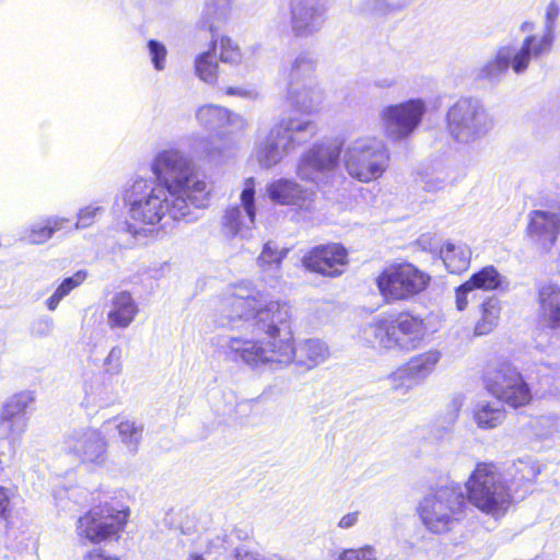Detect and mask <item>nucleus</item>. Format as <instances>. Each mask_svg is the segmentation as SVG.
<instances>
[{
    "mask_svg": "<svg viewBox=\"0 0 560 560\" xmlns=\"http://www.w3.org/2000/svg\"><path fill=\"white\" fill-rule=\"evenodd\" d=\"M247 365L290 364L295 353L308 369L324 363L330 355L325 341L311 338L294 347L292 310L287 302L273 300L268 293L247 294Z\"/></svg>",
    "mask_w": 560,
    "mask_h": 560,
    "instance_id": "1",
    "label": "nucleus"
},
{
    "mask_svg": "<svg viewBox=\"0 0 560 560\" xmlns=\"http://www.w3.org/2000/svg\"><path fill=\"white\" fill-rule=\"evenodd\" d=\"M122 199L131 220L147 225L160 224L164 234L196 209L189 201L172 196L165 188L142 177L125 188Z\"/></svg>",
    "mask_w": 560,
    "mask_h": 560,
    "instance_id": "2",
    "label": "nucleus"
},
{
    "mask_svg": "<svg viewBox=\"0 0 560 560\" xmlns=\"http://www.w3.org/2000/svg\"><path fill=\"white\" fill-rule=\"evenodd\" d=\"M151 172L158 186L172 196L189 201L196 209L207 207L210 188L184 151L173 147L160 150L151 161Z\"/></svg>",
    "mask_w": 560,
    "mask_h": 560,
    "instance_id": "3",
    "label": "nucleus"
},
{
    "mask_svg": "<svg viewBox=\"0 0 560 560\" xmlns=\"http://www.w3.org/2000/svg\"><path fill=\"white\" fill-rule=\"evenodd\" d=\"M318 131L315 121L298 115L282 117L269 131L259 136L257 160L269 168L292 149L312 139Z\"/></svg>",
    "mask_w": 560,
    "mask_h": 560,
    "instance_id": "4",
    "label": "nucleus"
},
{
    "mask_svg": "<svg viewBox=\"0 0 560 560\" xmlns=\"http://www.w3.org/2000/svg\"><path fill=\"white\" fill-rule=\"evenodd\" d=\"M465 486L469 502L493 517L502 516L513 499L512 488L491 464H478Z\"/></svg>",
    "mask_w": 560,
    "mask_h": 560,
    "instance_id": "5",
    "label": "nucleus"
},
{
    "mask_svg": "<svg viewBox=\"0 0 560 560\" xmlns=\"http://www.w3.org/2000/svg\"><path fill=\"white\" fill-rule=\"evenodd\" d=\"M466 498L462 487L450 483L427 494L419 505L424 526L434 534L451 532L466 515Z\"/></svg>",
    "mask_w": 560,
    "mask_h": 560,
    "instance_id": "6",
    "label": "nucleus"
},
{
    "mask_svg": "<svg viewBox=\"0 0 560 560\" xmlns=\"http://www.w3.org/2000/svg\"><path fill=\"white\" fill-rule=\"evenodd\" d=\"M389 160L385 142L371 136L351 140L343 152V165L349 176L365 184L381 178L389 166Z\"/></svg>",
    "mask_w": 560,
    "mask_h": 560,
    "instance_id": "7",
    "label": "nucleus"
},
{
    "mask_svg": "<svg viewBox=\"0 0 560 560\" xmlns=\"http://www.w3.org/2000/svg\"><path fill=\"white\" fill-rule=\"evenodd\" d=\"M446 130L459 144H471L493 128V118L483 104L474 97H459L446 110Z\"/></svg>",
    "mask_w": 560,
    "mask_h": 560,
    "instance_id": "8",
    "label": "nucleus"
},
{
    "mask_svg": "<svg viewBox=\"0 0 560 560\" xmlns=\"http://www.w3.org/2000/svg\"><path fill=\"white\" fill-rule=\"evenodd\" d=\"M427 332L423 320L410 314H399L394 320L381 318L364 329L365 339L373 346L405 351L420 347Z\"/></svg>",
    "mask_w": 560,
    "mask_h": 560,
    "instance_id": "9",
    "label": "nucleus"
},
{
    "mask_svg": "<svg viewBox=\"0 0 560 560\" xmlns=\"http://www.w3.org/2000/svg\"><path fill=\"white\" fill-rule=\"evenodd\" d=\"M316 60L311 52L300 54L289 74L288 98L301 112L310 113L322 102V91L315 80Z\"/></svg>",
    "mask_w": 560,
    "mask_h": 560,
    "instance_id": "10",
    "label": "nucleus"
},
{
    "mask_svg": "<svg viewBox=\"0 0 560 560\" xmlns=\"http://www.w3.org/2000/svg\"><path fill=\"white\" fill-rule=\"evenodd\" d=\"M342 151V141L324 140L314 143L305 151L298 164V176L315 185L325 183L337 170Z\"/></svg>",
    "mask_w": 560,
    "mask_h": 560,
    "instance_id": "11",
    "label": "nucleus"
},
{
    "mask_svg": "<svg viewBox=\"0 0 560 560\" xmlns=\"http://www.w3.org/2000/svg\"><path fill=\"white\" fill-rule=\"evenodd\" d=\"M128 516V510L93 509L78 518L75 534L82 545H97L121 532Z\"/></svg>",
    "mask_w": 560,
    "mask_h": 560,
    "instance_id": "12",
    "label": "nucleus"
},
{
    "mask_svg": "<svg viewBox=\"0 0 560 560\" xmlns=\"http://www.w3.org/2000/svg\"><path fill=\"white\" fill-rule=\"evenodd\" d=\"M430 276L411 264H401L384 270L377 278V287L386 300L410 299L429 284Z\"/></svg>",
    "mask_w": 560,
    "mask_h": 560,
    "instance_id": "13",
    "label": "nucleus"
},
{
    "mask_svg": "<svg viewBox=\"0 0 560 560\" xmlns=\"http://www.w3.org/2000/svg\"><path fill=\"white\" fill-rule=\"evenodd\" d=\"M425 112L427 104L420 97L385 106L380 113L385 136L393 141L407 139L418 129Z\"/></svg>",
    "mask_w": 560,
    "mask_h": 560,
    "instance_id": "14",
    "label": "nucleus"
},
{
    "mask_svg": "<svg viewBox=\"0 0 560 560\" xmlns=\"http://www.w3.org/2000/svg\"><path fill=\"white\" fill-rule=\"evenodd\" d=\"M539 60L522 42L520 45L506 44L498 47L494 55L477 69V78L498 83L511 68L515 74L527 71L532 61Z\"/></svg>",
    "mask_w": 560,
    "mask_h": 560,
    "instance_id": "15",
    "label": "nucleus"
},
{
    "mask_svg": "<svg viewBox=\"0 0 560 560\" xmlns=\"http://www.w3.org/2000/svg\"><path fill=\"white\" fill-rule=\"evenodd\" d=\"M62 448L93 468H102L108 462L107 440L100 430L91 427L71 430L63 439Z\"/></svg>",
    "mask_w": 560,
    "mask_h": 560,
    "instance_id": "16",
    "label": "nucleus"
},
{
    "mask_svg": "<svg viewBox=\"0 0 560 560\" xmlns=\"http://www.w3.org/2000/svg\"><path fill=\"white\" fill-rule=\"evenodd\" d=\"M486 387L491 395L512 408L523 407L532 400L529 386L510 363H502L489 371Z\"/></svg>",
    "mask_w": 560,
    "mask_h": 560,
    "instance_id": "17",
    "label": "nucleus"
},
{
    "mask_svg": "<svg viewBox=\"0 0 560 560\" xmlns=\"http://www.w3.org/2000/svg\"><path fill=\"white\" fill-rule=\"evenodd\" d=\"M442 353L436 349L411 357L404 365L399 366L389 376L392 387L395 389H409L422 384L433 373Z\"/></svg>",
    "mask_w": 560,
    "mask_h": 560,
    "instance_id": "18",
    "label": "nucleus"
},
{
    "mask_svg": "<svg viewBox=\"0 0 560 560\" xmlns=\"http://www.w3.org/2000/svg\"><path fill=\"white\" fill-rule=\"evenodd\" d=\"M217 323L231 331L245 325V285L235 283L228 285L218 299L215 307Z\"/></svg>",
    "mask_w": 560,
    "mask_h": 560,
    "instance_id": "19",
    "label": "nucleus"
},
{
    "mask_svg": "<svg viewBox=\"0 0 560 560\" xmlns=\"http://www.w3.org/2000/svg\"><path fill=\"white\" fill-rule=\"evenodd\" d=\"M560 13V9L555 1L548 3L545 11L544 26L541 31L533 33L535 28L534 22L525 21L520 25V31L527 34L523 43L532 50L538 59L548 55L555 43L556 23Z\"/></svg>",
    "mask_w": 560,
    "mask_h": 560,
    "instance_id": "20",
    "label": "nucleus"
},
{
    "mask_svg": "<svg viewBox=\"0 0 560 560\" xmlns=\"http://www.w3.org/2000/svg\"><path fill=\"white\" fill-rule=\"evenodd\" d=\"M326 0H292L293 33L300 37H307L318 32L326 21Z\"/></svg>",
    "mask_w": 560,
    "mask_h": 560,
    "instance_id": "21",
    "label": "nucleus"
},
{
    "mask_svg": "<svg viewBox=\"0 0 560 560\" xmlns=\"http://www.w3.org/2000/svg\"><path fill=\"white\" fill-rule=\"evenodd\" d=\"M348 264V253L340 244H328L314 247L303 258V265L311 271L337 277Z\"/></svg>",
    "mask_w": 560,
    "mask_h": 560,
    "instance_id": "22",
    "label": "nucleus"
},
{
    "mask_svg": "<svg viewBox=\"0 0 560 560\" xmlns=\"http://www.w3.org/2000/svg\"><path fill=\"white\" fill-rule=\"evenodd\" d=\"M527 234L544 252H550L560 234V213L548 209L528 213Z\"/></svg>",
    "mask_w": 560,
    "mask_h": 560,
    "instance_id": "23",
    "label": "nucleus"
},
{
    "mask_svg": "<svg viewBox=\"0 0 560 560\" xmlns=\"http://www.w3.org/2000/svg\"><path fill=\"white\" fill-rule=\"evenodd\" d=\"M82 389L84 396L81 405L84 408H103L113 405L117 399L116 382L101 374L84 376Z\"/></svg>",
    "mask_w": 560,
    "mask_h": 560,
    "instance_id": "24",
    "label": "nucleus"
},
{
    "mask_svg": "<svg viewBox=\"0 0 560 560\" xmlns=\"http://www.w3.org/2000/svg\"><path fill=\"white\" fill-rule=\"evenodd\" d=\"M138 312V305L130 292H117L109 302L107 325L112 329H126L135 320Z\"/></svg>",
    "mask_w": 560,
    "mask_h": 560,
    "instance_id": "25",
    "label": "nucleus"
},
{
    "mask_svg": "<svg viewBox=\"0 0 560 560\" xmlns=\"http://www.w3.org/2000/svg\"><path fill=\"white\" fill-rule=\"evenodd\" d=\"M69 219L59 215H46L23 228L20 232V241L32 245L47 243L56 232L63 229Z\"/></svg>",
    "mask_w": 560,
    "mask_h": 560,
    "instance_id": "26",
    "label": "nucleus"
},
{
    "mask_svg": "<svg viewBox=\"0 0 560 560\" xmlns=\"http://www.w3.org/2000/svg\"><path fill=\"white\" fill-rule=\"evenodd\" d=\"M539 314L550 328L560 327V285L545 282L538 287Z\"/></svg>",
    "mask_w": 560,
    "mask_h": 560,
    "instance_id": "27",
    "label": "nucleus"
},
{
    "mask_svg": "<svg viewBox=\"0 0 560 560\" xmlns=\"http://www.w3.org/2000/svg\"><path fill=\"white\" fill-rule=\"evenodd\" d=\"M268 194L273 201L282 205L306 206L314 191L303 189L299 184L289 179H279L268 186Z\"/></svg>",
    "mask_w": 560,
    "mask_h": 560,
    "instance_id": "28",
    "label": "nucleus"
},
{
    "mask_svg": "<svg viewBox=\"0 0 560 560\" xmlns=\"http://www.w3.org/2000/svg\"><path fill=\"white\" fill-rule=\"evenodd\" d=\"M196 119L202 128L218 131L234 126L240 117L224 107L208 104L196 110Z\"/></svg>",
    "mask_w": 560,
    "mask_h": 560,
    "instance_id": "29",
    "label": "nucleus"
},
{
    "mask_svg": "<svg viewBox=\"0 0 560 560\" xmlns=\"http://www.w3.org/2000/svg\"><path fill=\"white\" fill-rule=\"evenodd\" d=\"M439 254L451 273H460L470 265L471 249L465 243L446 242L441 246Z\"/></svg>",
    "mask_w": 560,
    "mask_h": 560,
    "instance_id": "30",
    "label": "nucleus"
},
{
    "mask_svg": "<svg viewBox=\"0 0 560 560\" xmlns=\"http://www.w3.org/2000/svg\"><path fill=\"white\" fill-rule=\"evenodd\" d=\"M505 409L498 401H478L472 409V420L481 430H491L503 423Z\"/></svg>",
    "mask_w": 560,
    "mask_h": 560,
    "instance_id": "31",
    "label": "nucleus"
},
{
    "mask_svg": "<svg viewBox=\"0 0 560 560\" xmlns=\"http://www.w3.org/2000/svg\"><path fill=\"white\" fill-rule=\"evenodd\" d=\"M192 148L196 154L212 162L223 161L234 150L232 141H223L219 136L196 140Z\"/></svg>",
    "mask_w": 560,
    "mask_h": 560,
    "instance_id": "32",
    "label": "nucleus"
},
{
    "mask_svg": "<svg viewBox=\"0 0 560 560\" xmlns=\"http://www.w3.org/2000/svg\"><path fill=\"white\" fill-rule=\"evenodd\" d=\"M539 472V466L529 458L513 463L509 469V476L511 477V485L509 486L512 488V493H516L526 485L532 483Z\"/></svg>",
    "mask_w": 560,
    "mask_h": 560,
    "instance_id": "33",
    "label": "nucleus"
},
{
    "mask_svg": "<svg viewBox=\"0 0 560 560\" xmlns=\"http://www.w3.org/2000/svg\"><path fill=\"white\" fill-rule=\"evenodd\" d=\"M288 252V248H279L276 243L267 242L258 257V265L264 272H268L269 278L277 279L280 277V266Z\"/></svg>",
    "mask_w": 560,
    "mask_h": 560,
    "instance_id": "34",
    "label": "nucleus"
},
{
    "mask_svg": "<svg viewBox=\"0 0 560 560\" xmlns=\"http://www.w3.org/2000/svg\"><path fill=\"white\" fill-rule=\"evenodd\" d=\"M215 46L217 40L212 39L211 48L198 54L194 62L196 75L208 84H214L218 81L219 65L213 54Z\"/></svg>",
    "mask_w": 560,
    "mask_h": 560,
    "instance_id": "35",
    "label": "nucleus"
},
{
    "mask_svg": "<svg viewBox=\"0 0 560 560\" xmlns=\"http://www.w3.org/2000/svg\"><path fill=\"white\" fill-rule=\"evenodd\" d=\"M500 314V300L494 296L487 298L481 304V317L475 326V334L483 336L491 332L499 323Z\"/></svg>",
    "mask_w": 560,
    "mask_h": 560,
    "instance_id": "36",
    "label": "nucleus"
},
{
    "mask_svg": "<svg viewBox=\"0 0 560 560\" xmlns=\"http://www.w3.org/2000/svg\"><path fill=\"white\" fill-rule=\"evenodd\" d=\"M241 206H230L221 220L222 233L228 238H233L241 234L244 225L243 209L245 208V188L240 192Z\"/></svg>",
    "mask_w": 560,
    "mask_h": 560,
    "instance_id": "37",
    "label": "nucleus"
},
{
    "mask_svg": "<svg viewBox=\"0 0 560 560\" xmlns=\"http://www.w3.org/2000/svg\"><path fill=\"white\" fill-rule=\"evenodd\" d=\"M122 445L135 454L142 440L143 424L135 420L125 419L116 425Z\"/></svg>",
    "mask_w": 560,
    "mask_h": 560,
    "instance_id": "38",
    "label": "nucleus"
},
{
    "mask_svg": "<svg viewBox=\"0 0 560 560\" xmlns=\"http://www.w3.org/2000/svg\"><path fill=\"white\" fill-rule=\"evenodd\" d=\"M467 281L475 288L476 291H494L502 285L504 277L497 270L494 266L490 265L472 273Z\"/></svg>",
    "mask_w": 560,
    "mask_h": 560,
    "instance_id": "39",
    "label": "nucleus"
},
{
    "mask_svg": "<svg viewBox=\"0 0 560 560\" xmlns=\"http://www.w3.org/2000/svg\"><path fill=\"white\" fill-rule=\"evenodd\" d=\"M232 9V0H207L202 10V21L211 32L217 28L215 23L225 21Z\"/></svg>",
    "mask_w": 560,
    "mask_h": 560,
    "instance_id": "40",
    "label": "nucleus"
},
{
    "mask_svg": "<svg viewBox=\"0 0 560 560\" xmlns=\"http://www.w3.org/2000/svg\"><path fill=\"white\" fill-rule=\"evenodd\" d=\"M88 277V272L85 270H78L71 277L63 279V281L58 285L52 295L47 299L46 305L49 311H55L60 301L70 294L75 288L81 285Z\"/></svg>",
    "mask_w": 560,
    "mask_h": 560,
    "instance_id": "41",
    "label": "nucleus"
},
{
    "mask_svg": "<svg viewBox=\"0 0 560 560\" xmlns=\"http://www.w3.org/2000/svg\"><path fill=\"white\" fill-rule=\"evenodd\" d=\"M237 334H229L224 337V343L221 345L224 357L233 362L245 361V339L243 328L235 330Z\"/></svg>",
    "mask_w": 560,
    "mask_h": 560,
    "instance_id": "42",
    "label": "nucleus"
},
{
    "mask_svg": "<svg viewBox=\"0 0 560 560\" xmlns=\"http://www.w3.org/2000/svg\"><path fill=\"white\" fill-rule=\"evenodd\" d=\"M34 400L28 392H22L12 396L2 407L0 417L27 418L26 409Z\"/></svg>",
    "mask_w": 560,
    "mask_h": 560,
    "instance_id": "43",
    "label": "nucleus"
},
{
    "mask_svg": "<svg viewBox=\"0 0 560 560\" xmlns=\"http://www.w3.org/2000/svg\"><path fill=\"white\" fill-rule=\"evenodd\" d=\"M147 55L153 67L158 72H162L167 67L168 49L166 45L155 38H150L145 43Z\"/></svg>",
    "mask_w": 560,
    "mask_h": 560,
    "instance_id": "44",
    "label": "nucleus"
},
{
    "mask_svg": "<svg viewBox=\"0 0 560 560\" xmlns=\"http://www.w3.org/2000/svg\"><path fill=\"white\" fill-rule=\"evenodd\" d=\"M101 375L114 380L121 374L124 368V350L120 346H114L103 361Z\"/></svg>",
    "mask_w": 560,
    "mask_h": 560,
    "instance_id": "45",
    "label": "nucleus"
},
{
    "mask_svg": "<svg viewBox=\"0 0 560 560\" xmlns=\"http://www.w3.org/2000/svg\"><path fill=\"white\" fill-rule=\"evenodd\" d=\"M402 9V5L390 0H362L360 10L362 13L385 16Z\"/></svg>",
    "mask_w": 560,
    "mask_h": 560,
    "instance_id": "46",
    "label": "nucleus"
},
{
    "mask_svg": "<svg viewBox=\"0 0 560 560\" xmlns=\"http://www.w3.org/2000/svg\"><path fill=\"white\" fill-rule=\"evenodd\" d=\"M28 418L0 417V427L7 436L12 440L20 439L26 431Z\"/></svg>",
    "mask_w": 560,
    "mask_h": 560,
    "instance_id": "47",
    "label": "nucleus"
},
{
    "mask_svg": "<svg viewBox=\"0 0 560 560\" xmlns=\"http://www.w3.org/2000/svg\"><path fill=\"white\" fill-rule=\"evenodd\" d=\"M220 47V60L222 62L234 65L242 60V51L240 47L230 37H222Z\"/></svg>",
    "mask_w": 560,
    "mask_h": 560,
    "instance_id": "48",
    "label": "nucleus"
},
{
    "mask_svg": "<svg viewBox=\"0 0 560 560\" xmlns=\"http://www.w3.org/2000/svg\"><path fill=\"white\" fill-rule=\"evenodd\" d=\"M104 212V209L96 205H89L78 212L75 229H86L91 226L97 217Z\"/></svg>",
    "mask_w": 560,
    "mask_h": 560,
    "instance_id": "49",
    "label": "nucleus"
},
{
    "mask_svg": "<svg viewBox=\"0 0 560 560\" xmlns=\"http://www.w3.org/2000/svg\"><path fill=\"white\" fill-rule=\"evenodd\" d=\"M477 299V291L468 282H464L455 291V305L458 311H465L471 301Z\"/></svg>",
    "mask_w": 560,
    "mask_h": 560,
    "instance_id": "50",
    "label": "nucleus"
},
{
    "mask_svg": "<svg viewBox=\"0 0 560 560\" xmlns=\"http://www.w3.org/2000/svg\"><path fill=\"white\" fill-rule=\"evenodd\" d=\"M337 560H377L376 550L372 546L342 550Z\"/></svg>",
    "mask_w": 560,
    "mask_h": 560,
    "instance_id": "51",
    "label": "nucleus"
},
{
    "mask_svg": "<svg viewBox=\"0 0 560 560\" xmlns=\"http://www.w3.org/2000/svg\"><path fill=\"white\" fill-rule=\"evenodd\" d=\"M54 329V320L49 316H40L32 323L31 332L35 337H46Z\"/></svg>",
    "mask_w": 560,
    "mask_h": 560,
    "instance_id": "52",
    "label": "nucleus"
},
{
    "mask_svg": "<svg viewBox=\"0 0 560 560\" xmlns=\"http://www.w3.org/2000/svg\"><path fill=\"white\" fill-rule=\"evenodd\" d=\"M12 491L9 488L0 486V520L8 521L11 514Z\"/></svg>",
    "mask_w": 560,
    "mask_h": 560,
    "instance_id": "53",
    "label": "nucleus"
},
{
    "mask_svg": "<svg viewBox=\"0 0 560 560\" xmlns=\"http://www.w3.org/2000/svg\"><path fill=\"white\" fill-rule=\"evenodd\" d=\"M397 83L398 79L394 73L376 75L372 81L373 86L382 90L392 89L396 86Z\"/></svg>",
    "mask_w": 560,
    "mask_h": 560,
    "instance_id": "54",
    "label": "nucleus"
},
{
    "mask_svg": "<svg viewBox=\"0 0 560 560\" xmlns=\"http://www.w3.org/2000/svg\"><path fill=\"white\" fill-rule=\"evenodd\" d=\"M446 187V179L438 176H427L423 180V189L429 192H436Z\"/></svg>",
    "mask_w": 560,
    "mask_h": 560,
    "instance_id": "55",
    "label": "nucleus"
},
{
    "mask_svg": "<svg viewBox=\"0 0 560 560\" xmlns=\"http://www.w3.org/2000/svg\"><path fill=\"white\" fill-rule=\"evenodd\" d=\"M246 197H247V219H249L250 221H254V217H255V213H254L255 190H254V185H253V179L252 178H247V194H246Z\"/></svg>",
    "mask_w": 560,
    "mask_h": 560,
    "instance_id": "56",
    "label": "nucleus"
},
{
    "mask_svg": "<svg viewBox=\"0 0 560 560\" xmlns=\"http://www.w3.org/2000/svg\"><path fill=\"white\" fill-rule=\"evenodd\" d=\"M83 560H120L118 557L108 555L102 549H93L86 552Z\"/></svg>",
    "mask_w": 560,
    "mask_h": 560,
    "instance_id": "57",
    "label": "nucleus"
},
{
    "mask_svg": "<svg viewBox=\"0 0 560 560\" xmlns=\"http://www.w3.org/2000/svg\"><path fill=\"white\" fill-rule=\"evenodd\" d=\"M358 521L359 512L348 513L340 518L338 526L342 529H349L353 527L358 523Z\"/></svg>",
    "mask_w": 560,
    "mask_h": 560,
    "instance_id": "58",
    "label": "nucleus"
},
{
    "mask_svg": "<svg viewBox=\"0 0 560 560\" xmlns=\"http://www.w3.org/2000/svg\"><path fill=\"white\" fill-rule=\"evenodd\" d=\"M553 262L558 272L560 273V242L556 245Z\"/></svg>",
    "mask_w": 560,
    "mask_h": 560,
    "instance_id": "59",
    "label": "nucleus"
},
{
    "mask_svg": "<svg viewBox=\"0 0 560 560\" xmlns=\"http://www.w3.org/2000/svg\"><path fill=\"white\" fill-rule=\"evenodd\" d=\"M226 94L228 95H240V96H243L244 95V91L240 88H228L226 89Z\"/></svg>",
    "mask_w": 560,
    "mask_h": 560,
    "instance_id": "60",
    "label": "nucleus"
},
{
    "mask_svg": "<svg viewBox=\"0 0 560 560\" xmlns=\"http://www.w3.org/2000/svg\"><path fill=\"white\" fill-rule=\"evenodd\" d=\"M462 404H463V401H462V399H460V398L455 399V400L453 401V407H454L455 411H458V410H459V408L462 407Z\"/></svg>",
    "mask_w": 560,
    "mask_h": 560,
    "instance_id": "61",
    "label": "nucleus"
},
{
    "mask_svg": "<svg viewBox=\"0 0 560 560\" xmlns=\"http://www.w3.org/2000/svg\"><path fill=\"white\" fill-rule=\"evenodd\" d=\"M188 560H205L202 558L201 555H198V553H191L189 557H188Z\"/></svg>",
    "mask_w": 560,
    "mask_h": 560,
    "instance_id": "62",
    "label": "nucleus"
},
{
    "mask_svg": "<svg viewBox=\"0 0 560 560\" xmlns=\"http://www.w3.org/2000/svg\"><path fill=\"white\" fill-rule=\"evenodd\" d=\"M518 491H523V493H521V497H524V493L527 492V485L525 487H523L522 489H520Z\"/></svg>",
    "mask_w": 560,
    "mask_h": 560,
    "instance_id": "63",
    "label": "nucleus"
}]
</instances>
